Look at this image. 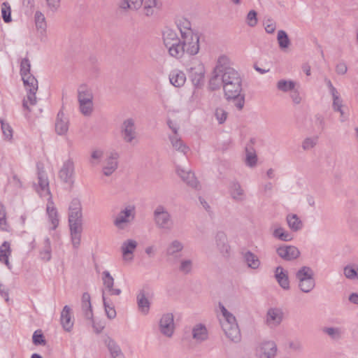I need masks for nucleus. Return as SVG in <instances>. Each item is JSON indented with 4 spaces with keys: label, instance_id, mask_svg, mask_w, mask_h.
I'll use <instances>...</instances> for the list:
<instances>
[{
    "label": "nucleus",
    "instance_id": "1",
    "mask_svg": "<svg viewBox=\"0 0 358 358\" xmlns=\"http://www.w3.org/2000/svg\"><path fill=\"white\" fill-rule=\"evenodd\" d=\"M223 87L226 99L236 97L242 92V78L240 73L230 66L229 58L220 55L212 72L209 87L212 90Z\"/></svg>",
    "mask_w": 358,
    "mask_h": 358
},
{
    "label": "nucleus",
    "instance_id": "2",
    "mask_svg": "<svg viewBox=\"0 0 358 358\" xmlns=\"http://www.w3.org/2000/svg\"><path fill=\"white\" fill-rule=\"evenodd\" d=\"M68 222L70 241L74 250H78L81 244L83 231L82 205L79 199H73L69 206Z\"/></svg>",
    "mask_w": 358,
    "mask_h": 358
},
{
    "label": "nucleus",
    "instance_id": "3",
    "mask_svg": "<svg viewBox=\"0 0 358 358\" xmlns=\"http://www.w3.org/2000/svg\"><path fill=\"white\" fill-rule=\"evenodd\" d=\"M37 182L34 186L36 191L41 196H48L46 212L48 215L49 220L52 224V229L55 230L59 224L58 213L55 207L50 191L49 188V180L45 170L42 168H38Z\"/></svg>",
    "mask_w": 358,
    "mask_h": 358
},
{
    "label": "nucleus",
    "instance_id": "4",
    "mask_svg": "<svg viewBox=\"0 0 358 358\" xmlns=\"http://www.w3.org/2000/svg\"><path fill=\"white\" fill-rule=\"evenodd\" d=\"M79 110L85 117H90L94 111V95L89 86L83 84L77 90Z\"/></svg>",
    "mask_w": 358,
    "mask_h": 358
},
{
    "label": "nucleus",
    "instance_id": "5",
    "mask_svg": "<svg viewBox=\"0 0 358 358\" xmlns=\"http://www.w3.org/2000/svg\"><path fill=\"white\" fill-rule=\"evenodd\" d=\"M153 220L157 229L164 232H170L174 228L173 216L164 205L156 206L153 211Z\"/></svg>",
    "mask_w": 358,
    "mask_h": 358
},
{
    "label": "nucleus",
    "instance_id": "6",
    "mask_svg": "<svg viewBox=\"0 0 358 358\" xmlns=\"http://www.w3.org/2000/svg\"><path fill=\"white\" fill-rule=\"evenodd\" d=\"M296 278L300 290L304 293H309L315 286L314 272L309 266H304L299 268L296 273Z\"/></svg>",
    "mask_w": 358,
    "mask_h": 358
},
{
    "label": "nucleus",
    "instance_id": "7",
    "mask_svg": "<svg viewBox=\"0 0 358 358\" xmlns=\"http://www.w3.org/2000/svg\"><path fill=\"white\" fill-rule=\"evenodd\" d=\"M136 207L133 204L125 205L114 219V225L119 229H126L135 219Z\"/></svg>",
    "mask_w": 358,
    "mask_h": 358
},
{
    "label": "nucleus",
    "instance_id": "8",
    "mask_svg": "<svg viewBox=\"0 0 358 358\" xmlns=\"http://www.w3.org/2000/svg\"><path fill=\"white\" fill-rule=\"evenodd\" d=\"M185 53L196 55L200 49L199 35L197 32H189L181 36Z\"/></svg>",
    "mask_w": 358,
    "mask_h": 358
},
{
    "label": "nucleus",
    "instance_id": "9",
    "mask_svg": "<svg viewBox=\"0 0 358 358\" xmlns=\"http://www.w3.org/2000/svg\"><path fill=\"white\" fill-rule=\"evenodd\" d=\"M75 167L72 159L65 161L59 171L58 177L59 179L70 188H72L75 183Z\"/></svg>",
    "mask_w": 358,
    "mask_h": 358
},
{
    "label": "nucleus",
    "instance_id": "10",
    "mask_svg": "<svg viewBox=\"0 0 358 358\" xmlns=\"http://www.w3.org/2000/svg\"><path fill=\"white\" fill-rule=\"evenodd\" d=\"M188 73L189 77L195 87H200L203 85L206 70L203 63L201 62H193Z\"/></svg>",
    "mask_w": 358,
    "mask_h": 358
},
{
    "label": "nucleus",
    "instance_id": "11",
    "mask_svg": "<svg viewBox=\"0 0 358 358\" xmlns=\"http://www.w3.org/2000/svg\"><path fill=\"white\" fill-rule=\"evenodd\" d=\"M158 329L159 333L164 337L171 338L175 331L174 317L172 313H165L161 317Z\"/></svg>",
    "mask_w": 358,
    "mask_h": 358
},
{
    "label": "nucleus",
    "instance_id": "12",
    "mask_svg": "<svg viewBox=\"0 0 358 358\" xmlns=\"http://www.w3.org/2000/svg\"><path fill=\"white\" fill-rule=\"evenodd\" d=\"M278 348L273 341L260 343L256 348V355L259 358H274L277 355Z\"/></svg>",
    "mask_w": 358,
    "mask_h": 358
},
{
    "label": "nucleus",
    "instance_id": "13",
    "mask_svg": "<svg viewBox=\"0 0 358 358\" xmlns=\"http://www.w3.org/2000/svg\"><path fill=\"white\" fill-rule=\"evenodd\" d=\"M123 140L127 143H131L137 137L135 122L131 118L125 120L121 127Z\"/></svg>",
    "mask_w": 358,
    "mask_h": 358
},
{
    "label": "nucleus",
    "instance_id": "14",
    "mask_svg": "<svg viewBox=\"0 0 358 358\" xmlns=\"http://www.w3.org/2000/svg\"><path fill=\"white\" fill-rule=\"evenodd\" d=\"M283 319V313L281 309L277 308H269L265 316V324L271 329L277 327L280 324Z\"/></svg>",
    "mask_w": 358,
    "mask_h": 358
},
{
    "label": "nucleus",
    "instance_id": "15",
    "mask_svg": "<svg viewBox=\"0 0 358 358\" xmlns=\"http://www.w3.org/2000/svg\"><path fill=\"white\" fill-rule=\"evenodd\" d=\"M278 255L285 261H292L300 256L299 250L294 245H282L276 249Z\"/></svg>",
    "mask_w": 358,
    "mask_h": 358
},
{
    "label": "nucleus",
    "instance_id": "16",
    "mask_svg": "<svg viewBox=\"0 0 358 358\" xmlns=\"http://www.w3.org/2000/svg\"><path fill=\"white\" fill-rule=\"evenodd\" d=\"M119 155L115 152H110L105 159L102 168L103 173L106 176L112 175L118 166Z\"/></svg>",
    "mask_w": 358,
    "mask_h": 358
},
{
    "label": "nucleus",
    "instance_id": "17",
    "mask_svg": "<svg viewBox=\"0 0 358 358\" xmlns=\"http://www.w3.org/2000/svg\"><path fill=\"white\" fill-rule=\"evenodd\" d=\"M31 64L27 58H24L20 64V74L24 85H36L38 82L36 78L31 74Z\"/></svg>",
    "mask_w": 358,
    "mask_h": 358
},
{
    "label": "nucleus",
    "instance_id": "18",
    "mask_svg": "<svg viewBox=\"0 0 358 358\" xmlns=\"http://www.w3.org/2000/svg\"><path fill=\"white\" fill-rule=\"evenodd\" d=\"M55 129L57 134L59 136H66L69 129V117L60 110L57 115Z\"/></svg>",
    "mask_w": 358,
    "mask_h": 358
},
{
    "label": "nucleus",
    "instance_id": "19",
    "mask_svg": "<svg viewBox=\"0 0 358 358\" xmlns=\"http://www.w3.org/2000/svg\"><path fill=\"white\" fill-rule=\"evenodd\" d=\"M138 245L137 242L133 239L124 241L121 245L122 259L126 262H131L134 259V252Z\"/></svg>",
    "mask_w": 358,
    "mask_h": 358
},
{
    "label": "nucleus",
    "instance_id": "20",
    "mask_svg": "<svg viewBox=\"0 0 358 358\" xmlns=\"http://www.w3.org/2000/svg\"><path fill=\"white\" fill-rule=\"evenodd\" d=\"M176 173L178 176L189 187L198 189L199 187V182L194 176V173L191 171H187L181 167L176 168Z\"/></svg>",
    "mask_w": 358,
    "mask_h": 358
},
{
    "label": "nucleus",
    "instance_id": "21",
    "mask_svg": "<svg viewBox=\"0 0 358 358\" xmlns=\"http://www.w3.org/2000/svg\"><path fill=\"white\" fill-rule=\"evenodd\" d=\"M216 247L220 254L224 257L229 256L230 246L228 244L227 235L222 231H218L215 237Z\"/></svg>",
    "mask_w": 358,
    "mask_h": 358
},
{
    "label": "nucleus",
    "instance_id": "22",
    "mask_svg": "<svg viewBox=\"0 0 358 358\" xmlns=\"http://www.w3.org/2000/svg\"><path fill=\"white\" fill-rule=\"evenodd\" d=\"M136 302L139 312L143 315H148L150 308L148 292L145 289H141L136 296Z\"/></svg>",
    "mask_w": 358,
    "mask_h": 358
},
{
    "label": "nucleus",
    "instance_id": "23",
    "mask_svg": "<svg viewBox=\"0 0 358 358\" xmlns=\"http://www.w3.org/2000/svg\"><path fill=\"white\" fill-rule=\"evenodd\" d=\"M27 90V97L24 99L22 106L25 110L31 111V106H34L36 103V93L38 90V82L36 85H24Z\"/></svg>",
    "mask_w": 358,
    "mask_h": 358
},
{
    "label": "nucleus",
    "instance_id": "24",
    "mask_svg": "<svg viewBox=\"0 0 358 358\" xmlns=\"http://www.w3.org/2000/svg\"><path fill=\"white\" fill-rule=\"evenodd\" d=\"M226 336L234 343H238L241 340V331L238 328V324H225L222 327Z\"/></svg>",
    "mask_w": 358,
    "mask_h": 358
},
{
    "label": "nucleus",
    "instance_id": "25",
    "mask_svg": "<svg viewBox=\"0 0 358 358\" xmlns=\"http://www.w3.org/2000/svg\"><path fill=\"white\" fill-rule=\"evenodd\" d=\"M101 279L103 281V286L105 287V289L108 292V293L110 295L119 296L122 293L120 289L113 287L114 278L110 275L109 271H104L102 273Z\"/></svg>",
    "mask_w": 358,
    "mask_h": 358
},
{
    "label": "nucleus",
    "instance_id": "26",
    "mask_svg": "<svg viewBox=\"0 0 358 358\" xmlns=\"http://www.w3.org/2000/svg\"><path fill=\"white\" fill-rule=\"evenodd\" d=\"M275 278L278 285L285 290L289 289V280L287 271L285 270L282 266L276 267L275 270Z\"/></svg>",
    "mask_w": 358,
    "mask_h": 358
},
{
    "label": "nucleus",
    "instance_id": "27",
    "mask_svg": "<svg viewBox=\"0 0 358 358\" xmlns=\"http://www.w3.org/2000/svg\"><path fill=\"white\" fill-rule=\"evenodd\" d=\"M184 249V244L179 240H173L171 241L166 249V255L168 257L178 259L179 253Z\"/></svg>",
    "mask_w": 358,
    "mask_h": 358
},
{
    "label": "nucleus",
    "instance_id": "28",
    "mask_svg": "<svg viewBox=\"0 0 358 358\" xmlns=\"http://www.w3.org/2000/svg\"><path fill=\"white\" fill-rule=\"evenodd\" d=\"M230 195L233 200L237 202L243 201L245 199V194L240 183L234 181L229 187Z\"/></svg>",
    "mask_w": 358,
    "mask_h": 358
},
{
    "label": "nucleus",
    "instance_id": "29",
    "mask_svg": "<svg viewBox=\"0 0 358 358\" xmlns=\"http://www.w3.org/2000/svg\"><path fill=\"white\" fill-rule=\"evenodd\" d=\"M61 324L63 329L70 332L73 327V320L71 315V308L68 306H65L61 313Z\"/></svg>",
    "mask_w": 358,
    "mask_h": 358
},
{
    "label": "nucleus",
    "instance_id": "30",
    "mask_svg": "<svg viewBox=\"0 0 358 358\" xmlns=\"http://www.w3.org/2000/svg\"><path fill=\"white\" fill-rule=\"evenodd\" d=\"M169 138L172 148L175 150L184 155H186L189 152V147L185 143H184L179 135H169Z\"/></svg>",
    "mask_w": 358,
    "mask_h": 358
},
{
    "label": "nucleus",
    "instance_id": "31",
    "mask_svg": "<svg viewBox=\"0 0 358 358\" xmlns=\"http://www.w3.org/2000/svg\"><path fill=\"white\" fill-rule=\"evenodd\" d=\"M169 80L173 86L180 87L185 83L186 76L183 71L174 69L169 74Z\"/></svg>",
    "mask_w": 358,
    "mask_h": 358
},
{
    "label": "nucleus",
    "instance_id": "32",
    "mask_svg": "<svg viewBox=\"0 0 358 358\" xmlns=\"http://www.w3.org/2000/svg\"><path fill=\"white\" fill-rule=\"evenodd\" d=\"M194 268V262L192 258L185 257L180 259L178 262L177 269L183 275L190 274Z\"/></svg>",
    "mask_w": 358,
    "mask_h": 358
},
{
    "label": "nucleus",
    "instance_id": "33",
    "mask_svg": "<svg viewBox=\"0 0 358 358\" xmlns=\"http://www.w3.org/2000/svg\"><path fill=\"white\" fill-rule=\"evenodd\" d=\"M192 338L196 343H201L208 338V331L205 325L197 324L192 328Z\"/></svg>",
    "mask_w": 358,
    "mask_h": 358
},
{
    "label": "nucleus",
    "instance_id": "34",
    "mask_svg": "<svg viewBox=\"0 0 358 358\" xmlns=\"http://www.w3.org/2000/svg\"><path fill=\"white\" fill-rule=\"evenodd\" d=\"M163 42L165 47L167 48L170 45H173L174 43H178L180 38L177 32L169 28H166L162 33Z\"/></svg>",
    "mask_w": 358,
    "mask_h": 358
},
{
    "label": "nucleus",
    "instance_id": "35",
    "mask_svg": "<svg viewBox=\"0 0 358 358\" xmlns=\"http://www.w3.org/2000/svg\"><path fill=\"white\" fill-rule=\"evenodd\" d=\"M82 310L85 317L87 320H92L93 313L90 301V295L85 292L82 296Z\"/></svg>",
    "mask_w": 358,
    "mask_h": 358
},
{
    "label": "nucleus",
    "instance_id": "36",
    "mask_svg": "<svg viewBox=\"0 0 358 358\" xmlns=\"http://www.w3.org/2000/svg\"><path fill=\"white\" fill-rule=\"evenodd\" d=\"M167 50L171 57L176 59L182 58L185 55L182 38L178 39V43H174L173 45L169 46Z\"/></svg>",
    "mask_w": 358,
    "mask_h": 358
},
{
    "label": "nucleus",
    "instance_id": "37",
    "mask_svg": "<svg viewBox=\"0 0 358 358\" xmlns=\"http://www.w3.org/2000/svg\"><path fill=\"white\" fill-rule=\"evenodd\" d=\"M11 254L10 243L5 241L0 246V262L3 263L8 269H11V264L9 262L8 258Z\"/></svg>",
    "mask_w": 358,
    "mask_h": 358
},
{
    "label": "nucleus",
    "instance_id": "38",
    "mask_svg": "<svg viewBox=\"0 0 358 358\" xmlns=\"http://www.w3.org/2000/svg\"><path fill=\"white\" fill-rule=\"evenodd\" d=\"M162 3L159 0H145L143 6V13L146 16H152L155 14V9H161Z\"/></svg>",
    "mask_w": 358,
    "mask_h": 358
},
{
    "label": "nucleus",
    "instance_id": "39",
    "mask_svg": "<svg viewBox=\"0 0 358 358\" xmlns=\"http://www.w3.org/2000/svg\"><path fill=\"white\" fill-rule=\"evenodd\" d=\"M106 344L112 358H124V356L117 343L110 338L106 340Z\"/></svg>",
    "mask_w": 358,
    "mask_h": 358
},
{
    "label": "nucleus",
    "instance_id": "40",
    "mask_svg": "<svg viewBox=\"0 0 358 358\" xmlns=\"http://www.w3.org/2000/svg\"><path fill=\"white\" fill-rule=\"evenodd\" d=\"M243 258L249 268L252 269H257L260 266V260L253 252L250 251L246 252L243 255Z\"/></svg>",
    "mask_w": 358,
    "mask_h": 358
},
{
    "label": "nucleus",
    "instance_id": "41",
    "mask_svg": "<svg viewBox=\"0 0 358 358\" xmlns=\"http://www.w3.org/2000/svg\"><path fill=\"white\" fill-rule=\"evenodd\" d=\"M286 220L289 229L293 231H298L303 227L301 220L296 214L288 215Z\"/></svg>",
    "mask_w": 358,
    "mask_h": 358
},
{
    "label": "nucleus",
    "instance_id": "42",
    "mask_svg": "<svg viewBox=\"0 0 358 358\" xmlns=\"http://www.w3.org/2000/svg\"><path fill=\"white\" fill-rule=\"evenodd\" d=\"M322 331L324 334L334 341L341 339L343 334L342 330L340 327H326L322 328Z\"/></svg>",
    "mask_w": 358,
    "mask_h": 358
},
{
    "label": "nucleus",
    "instance_id": "43",
    "mask_svg": "<svg viewBox=\"0 0 358 358\" xmlns=\"http://www.w3.org/2000/svg\"><path fill=\"white\" fill-rule=\"evenodd\" d=\"M36 27L41 34L45 32L47 24L45 17L41 11H36L34 15Z\"/></svg>",
    "mask_w": 358,
    "mask_h": 358
},
{
    "label": "nucleus",
    "instance_id": "44",
    "mask_svg": "<svg viewBox=\"0 0 358 358\" xmlns=\"http://www.w3.org/2000/svg\"><path fill=\"white\" fill-rule=\"evenodd\" d=\"M177 27L180 32V36L194 31L191 27V22L186 18H180L176 22Z\"/></svg>",
    "mask_w": 358,
    "mask_h": 358
},
{
    "label": "nucleus",
    "instance_id": "45",
    "mask_svg": "<svg viewBox=\"0 0 358 358\" xmlns=\"http://www.w3.org/2000/svg\"><path fill=\"white\" fill-rule=\"evenodd\" d=\"M273 236L282 241H290L293 238L292 234L281 227H278L273 230Z\"/></svg>",
    "mask_w": 358,
    "mask_h": 358
},
{
    "label": "nucleus",
    "instance_id": "46",
    "mask_svg": "<svg viewBox=\"0 0 358 358\" xmlns=\"http://www.w3.org/2000/svg\"><path fill=\"white\" fill-rule=\"evenodd\" d=\"M220 310L222 315L223 316V320L221 322L222 327H223V325L227 323L229 324H237L235 316L232 313L229 312L224 306L220 305Z\"/></svg>",
    "mask_w": 358,
    "mask_h": 358
},
{
    "label": "nucleus",
    "instance_id": "47",
    "mask_svg": "<svg viewBox=\"0 0 358 358\" xmlns=\"http://www.w3.org/2000/svg\"><path fill=\"white\" fill-rule=\"evenodd\" d=\"M277 41L281 50L288 48L291 43L287 33L283 30L278 31Z\"/></svg>",
    "mask_w": 358,
    "mask_h": 358
},
{
    "label": "nucleus",
    "instance_id": "48",
    "mask_svg": "<svg viewBox=\"0 0 358 358\" xmlns=\"http://www.w3.org/2000/svg\"><path fill=\"white\" fill-rule=\"evenodd\" d=\"M343 273L350 280H358V266L355 264L347 265L344 267Z\"/></svg>",
    "mask_w": 358,
    "mask_h": 358
},
{
    "label": "nucleus",
    "instance_id": "49",
    "mask_svg": "<svg viewBox=\"0 0 358 358\" xmlns=\"http://www.w3.org/2000/svg\"><path fill=\"white\" fill-rule=\"evenodd\" d=\"M296 87V83L292 80H280L277 83V88L283 92H292Z\"/></svg>",
    "mask_w": 358,
    "mask_h": 358
},
{
    "label": "nucleus",
    "instance_id": "50",
    "mask_svg": "<svg viewBox=\"0 0 358 358\" xmlns=\"http://www.w3.org/2000/svg\"><path fill=\"white\" fill-rule=\"evenodd\" d=\"M102 299L107 317L109 319L115 318L116 317V311L115 310V307L113 304L109 303V302L106 301L104 290L102 292Z\"/></svg>",
    "mask_w": 358,
    "mask_h": 358
},
{
    "label": "nucleus",
    "instance_id": "51",
    "mask_svg": "<svg viewBox=\"0 0 358 358\" xmlns=\"http://www.w3.org/2000/svg\"><path fill=\"white\" fill-rule=\"evenodd\" d=\"M318 141L317 136H310L306 137L301 143V147L303 150H310L314 148Z\"/></svg>",
    "mask_w": 358,
    "mask_h": 358
},
{
    "label": "nucleus",
    "instance_id": "52",
    "mask_svg": "<svg viewBox=\"0 0 358 358\" xmlns=\"http://www.w3.org/2000/svg\"><path fill=\"white\" fill-rule=\"evenodd\" d=\"M103 156V151L101 149H94L92 151L90 158V164L94 166L99 164Z\"/></svg>",
    "mask_w": 358,
    "mask_h": 358
},
{
    "label": "nucleus",
    "instance_id": "53",
    "mask_svg": "<svg viewBox=\"0 0 358 358\" xmlns=\"http://www.w3.org/2000/svg\"><path fill=\"white\" fill-rule=\"evenodd\" d=\"M11 9L10 6L7 2H3L1 5V14L3 21L6 23L11 22Z\"/></svg>",
    "mask_w": 358,
    "mask_h": 358
},
{
    "label": "nucleus",
    "instance_id": "54",
    "mask_svg": "<svg viewBox=\"0 0 358 358\" xmlns=\"http://www.w3.org/2000/svg\"><path fill=\"white\" fill-rule=\"evenodd\" d=\"M1 129L6 139L10 140L13 137V129L4 120H1Z\"/></svg>",
    "mask_w": 358,
    "mask_h": 358
},
{
    "label": "nucleus",
    "instance_id": "55",
    "mask_svg": "<svg viewBox=\"0 0 358 358\" xmlns=\"http://www.w3.org/2000/svg\"><path fill=\"white\" fill-rule=\"evenodd\" d=\"M41 258L45 261H49L51 258V247L49 238L45 240V246L41 252Z\"/></svg>",
    "mask_w": 358,
    "mask_h": 358
},
{
    "label": "nucleus",
    "instance_id": "56",
    "mask_svg": "<svg viewBox=\"0 0 358 358\" xmlns=\"http://www.w3.org/2000/svg\"><path fill=\"white\" fill-rule=\"evenodd\" d=\"M227 100H233L234 101V106L238 110H241L245 104V95L241 92L236 97L227 99Z\"/></svg>",
    "mask_w": 358,
    "mask_h": 358
},
{
    "label": "nucleus",
    "instance_id": "57",
    "mask_svg": "<svg viewBox=\"0 0 358 358\" xmlns=\"http://www.w3.org/2000/svg\"><path fill=\"white\" fill-rule=\"evenodd\" d=\"M6 210L4 206L0 203V229L3 231H8V225L6 219Z\"/></svg>",
    "mask_w": 358,
    "mask_h": 358
},
{
    "label": "nucleus",
    "instance_id": "58",
    "mask_svg": "<svg viewBox=\"0 0 358 358\" xmlns=\"http://www.w3.org/2000/svg\"><path fill=\"white\" fill-rule=\"evenodd\" d=\"M313 123L320 131H323L325 129V118L324 115L320 113L315 115Z\"/></svg>",
    "mask_w": 358,
    "mask_h": 358
},
{
    "label": "nucleus",
    "instance_id": "59",
    "mask_svg": "<svg viewBox=\"0 0 358 358\" xmlns=\"http://www.w3.org/2000/svg\"><path fill=\"white\" fill-rule=\"evenodd\" d=\"M215 116L219 124H223L228 116V113L222 108H217L215 110Z\"/></svg>",
    "mask_w": 358,
    "mask_h": 358
},
{
    "label": "nucleus",
    "instance_id": "60",
    "mask_svg": "<svg viewBox=\"0 0 358 358\" xmlns=\"http://www.w3.org/2000/svg\"><path fill=\"white\" fill-rule=\"evenodd\" d=\"M61 0H45L47 10L51 13H55L60 7Z\"/></svg>",
    "mask_w": 358,
    "mask_h": 358
},
{
    "label": "nucleus",
    "instance_id": "61",
    "mask_svg": "<svg viewBox=\"0 0 358 358\" xmlns=\"http://www.w3.org/2000/svg\"><path fill=\"white\" fill-rule=\"evenodd\" d=\"M257 155L255 152L252 151H249L248 149H246V159L245 162L247 165H248L250 167H253L257 164Z\"/></svg>",
    "mask_w": 358,
    "mask_h": 358
},
{
    "label": "nucleus",
    "instance_id": "62",
    "mask_svg": "<svg viewBox=\"0 0 358 358\" xmlns=\"http://www.w3.org/2000/svg\"><path fill=\"white\" fill-rule=\"evenodd\" d=\"M32 340H33L34 344L36 345H45V340L44 339V336H43V334L41 333V331L39 330L36 331L34 333Z\"/></svg>",
    "mask_w": 358,
    "mask_h": 358
},
{
    "label": "nucleus",
    "instance_id": "63",
    "mask_svg": "<svg viewBox=\"0 0 358 358\" xmlns=\"http://www.w3.org/2000/svg\"><path fill=\"white\" fill-rule=\"evenodd\" d=\"M246 22H247V24L250 27H255L257 24V18L256 11L252 10L248 13L247 17H246Z\"/></svg>",
    "mask_w": 358,
    "mask_h": 358
},
{
    "label": "nucleus",
    "instance_id": "64",
    "mask_svg": "<svg viewBox=\"0 0 358 358\" xmlns=\"http://www.w3.org/2000/svg\"><path fill=\"white\" fill-rule=\"evenodd\" d=\"M289 349L294 352H300L302 350V344L298 340H292L288 343Z\"/></svg>",
    "mask_w": 358,
    "mask_h": 358
}]
</instances>
